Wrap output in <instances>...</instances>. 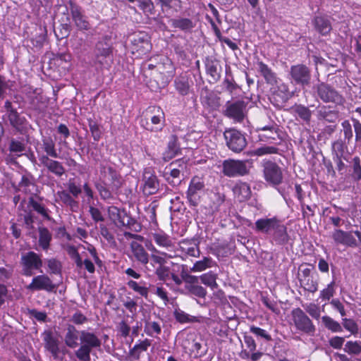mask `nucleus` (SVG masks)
I'll return each instance as SVG.
<instances>
[{
  "label": "nucleus",
  "instance_id": "obj_35",
  "mask_svg": "<svg viewBox=\"0 0 361 361\" xmlns=\"http://www.w3.org/2000/svg\"><path fill=\"white\" fill-rule=\"evenodd\" d=\"M7 116L10 125L17 131L22 133L26 129L27 121L25 117L21 116L17 110L11 111Z\"/></svg>",
  "mask_w": 361,
  "mask_h": 361
},
{
  "label": "nucleus",
  "instance_id": "obj_25",
  "mask_svg": "<svg viewBox=\"0 0 361 361\" xmlns=\"http://www.w3.org/2000/svg\"><path fill=\"white\" fill-rule=\"evenodd\" d=\"M193 82L186 73H182L176 77L173 86L176 91L181 96L190 94Z\"/></svg>",
  "mask_w": 361,
  "mask_h": 361
},
{
  "label": "nucleus",
  "instance_id": "obj_47",
  "mask_svg": "<svg viewBox=\"0 0 361 361\" xmlns=\"http://www.w3.org/2000/svg\"><path fill=\"white\" fill-rule=\"evenodd\" d=\"M216 264L215 262L210 257H204L202 259L197 261L190 268L192 272H201Z\"/></svg>",
  "mask_w": 361,
  "mask_h": 361
},
{
  "label": "nucleus",
  "instance_id": "obj_36",
  "mask_svg": "<svg viewBox=\"0 0 361 361\" xmlns=\"http://www.w3.org/2000/svg\"><path fill=\"white\" fill-rule=\"evenodd\" d=\"M130 248L135 259L143 265L149 262V255L144 247L137 242L133 241L130 243Z\"/></svg>",
  "mask_w": 361,
  "mask_h": 361
},
{
  "label": "nucleus",
  "instance_id": "obj_63",
  "mask_svg": "<svg viewBox=\"0 0 361 361\" xmlns=\"http://www.w3.org/2000/svg\"><path fill=\"white\" fill-rule=\"evenodd\" d=\"M300 281L301 286L305 290L312 293L316 291V282L310 276H302Z\"/></svg>",
  "mask_w": 361,
  "mask_h": 361
},
{
  "label": "nucleus",
  "instance_id": "obj_53",
  "mask_svg": "<svg viewBox=\"0 0 361 361\" xmlns=\"http://www.w3.org/2000/svg\"><path fill=\"white\" fill-rule=\"evenodd\" d=\"M137 6L146 16L155 14L154 4L152 0H137Z\"/></svg>",
  "mask_w": 361,
  "mask_h": 361
},
{
  "label": "nucleus",
  "instance_id": "obj_61",
  "mask_svg": "<svg viewBox=\"0 0 361 361\" xmlns=\"http://www.w3.org/2000/svg\"><path fill=\"white\" fill-rule=\"evenodd\" d=\"M87 122L90 130L91 132L94 140L99 141L102 135V132L100 130L99 124L97 123V121H94L91 118L87 119Z\"/></svg>",
  "mask_w": 361,
  "mask_h": 361
},
{
  "label": "nucleus",
  "instance_id": "obj_19",
  "mask_svg": "<svg viewBox=\"0 0 361 361\" xmlns=\"http://www.w3.org/2000/svg\"><path fill=\"white\" fill-rule=\"evenodd\" d=\"M204 186V183L201 178L197 176L192 178L186 191V197L190 207H196L200 204V193Z\"/></svg>",
  "mask_w": 361,
  "mask_h": 361
},
{
  "label": "nucleus",
  "instance_id": "obj_3",
  "mask_svg": "<svg viewBox=\"0 0 361 361\" xmlns=\"http://www.w3.org/2000/svg\"><path fill=\"white\" fill-rule=\"evenodd\" d=\"M140 126L150 133H159L166 126V116L163 109L158 105H150L142 113Z\"/></svg>",
  "mask_w": 361,
  "mask_h": 361
},
{
  "label": "nucleus",
  "instance_id": "obj_33",
  "mask_svg": "<svg viewBox=\"0 0 361 361\" xmlns=\"http://www.w3.org/2000/svg\"><path fill=\"white\" fill-rule=\"evenodd\" d=\"M172 47L178 61H184L188 60V44L185 39L183 37L176 38L172 44Z\"/></svg>",
  "mask_w": 361,
  "mask_h": 361
},
{
  "label": "nucleus",
  "instance_id": "obj_27",
  "mask_svg": "<svg viewBox=\"0 0 361 361\" xmlns=\"http://www.w3.org/2000/svg\"><path fill=\"white\" fill-rule=\"evenodd\" d=\"M291 97V93L287 85L281 83L271 95V102L274 106H281Z\"/></svg>",
  "mask_w": 361,
  "mask_h": 361
},
{
  "label": "nucleus",
  "instance_id": "obj_34",
  "mask_svg": "<svg viewBox=\"0 0 361 361\" xmlns=\"http://www.w3.org/2000/svg\"><path fill=\"white\" fill-rule=\"evenodd\" d=\"M79 340L80 341V331L77 330L73 325H68L64 338L66 346L74 349L79 346Z\"/></svg>",
  "mask_w": 361,
  "mask_h": 361
},
{
  "label": "nucleus",
  "instance_id": "obj_44",
  "mask_svg": "<svg viewBox=\"0 0 361 361\" xmlns=\"http://www.w3.org/2000/svg\"><path fill=\"white\" fill-rule=\"evenodd\" d=\"M349 157H343V159L350 163V166L353 169L351 173L352 178L358 182L361 180V159L359 157H354L351 161H349Z\"/></svg>",
  "mask_w": 361,
  "mask_h": 361
},
{
  "label": "nucleus",
  "instance_id": "obj_32",
  "mask_svg": "<svg viewBox=\"0 0 361 361\" xmlns=\"http://www.w3.org/2000/svg\"><path fill=\"white\" fill-rule=\"evenodd\" d=\"M257 69L260 74L263 76L265 82L270 85H278V78L271 68L268 66L262 61L258 60L257 61Z\"/></svg>",
  "mask_w": 361,
  "mask_h": 361
},
{
  "label": "nucleus",
  "instance_id": "obj_11",
  "mask_svg": "<svg viewBox=\"0 0 361 361\" xmlns=\"http://www.w3.org/2000/svg\"><path fill=\"white\" fill-rule=\"evenodd\" d=\"M94 63L100 69L109 68L113 62V49L105 42H98L96 44Z\"/></svg>",
  "mask_w": 361,
  "mask_h": 361
},
{
  "label": "nucleus",
  "instance_id": "obj_49",
  "mask_svg": "<svg viewBox=\"0 0 361 361\" xmlns=\"http://www.w3.org/2000/svg\"><path fill=\"white\" fill-rule=\"evenodd\" d=\"M331 30L332 27L329 16H317V32L322 35H326Z\"/></svg>",
  "mask_w": 361,
  "mask_h": 361
},
{
  "label": "nucleus",
  "instance_id": "obj_58",
  "mask_svg": "<svg viewBox=\"0 0 361 361\" xmlns=\"http://www.w3.org/2000/svg\"><path fill=\"white\" fill-rule=\"evenodd\" d=\"M8 150L11 153H14L19 157L25 150V144L13 138L9 143Z\"/></svg>",
  "mask_w": 361,
  "mask_h": 361
},
{
  "label": "nucleus",
  "instance_id": "obj_55",
  "mask_svg": "<svg viewBox=\"0 0 361 361\" xmlns=\"http://www.w3.org/2000/svg\"><path fill=\"white\" fill-rule=\"evenodd\" d=\"M207 348L203 346L200 342L193 341L191 348L190 349V355L192 358H199L204 356L207 352Z\"/></svg>",
  "mask_w": 361,
  "mask_h": 361
},
{
  "label": "nucleus",
  "instance_id": "obj_22",
  "mask_svg": "<svg viewBox=\"0 0 361 361\" xmlns=\"http://www.w3.org/2000/svg\"><path fill=\"white\" fill-rule=\"evenodd\" d=\"M56 287V285L47 275L40 274L32 278L31 283L26 286V289L31 291L45 290L52 292Z\"/></svg>",
  "mask_w": 361,
  "mask_h": 361
},
{
  "label": "nucleus",
  "instance_id": "obj_5",
  "mask_svg": "<svg viewBox=\"0 0 361 361\" xmlns=\"http://www.w3.org/2000/svg\"><path fill=\"white\" fill-rule=\"evenodd\" d=\"M80 346L75 352L76 357L80 361H90L92 349H99L102 346V340L98 336L87 330L80 331Z\"/></svg>",
  "mask_w": 361,
  "mask_h": 361
},
{
  "label": "nucleus",
  "instance_id": "obj_21",
  "mask_svg": "<svg viewBox=\"0 0 361 361\" xmlns=\"http://www.w3.org/2000/svg\"><path fill=\"white\" fill-rule=\"evenodd\" d=\"M23 92L32 109L40 110L45 105V98L41 89L34 88L32 86L26 85L23 88Z\"/></svg>",
  "mask_w": 361,
  "mask_h": 361
},
{
  "label": "nucleus",
  "instance_id": "obj_57",
  "mask_svg": "<svg viewBox=\"0 0 361 361\" xmlns=\"http://www.w3.org/2000/svg\"><path fill=\"white\" fill-rule=\"evenodd\" d=\"M279 148L274 146H262L255 149L252 152V155L257 157H262L267 154H274L279 153Z\"/></svg>",
  "mask_w": 361,
  "mask_h": 361
},
{
  "label": "nucleus",
  "instance_id": "obj_40",
  "mask_svg": "<svg viewBox=\"0 0 361 361\" xmlns=\"http://www.w3.org/2000/svg\"><path fill=\"white\" fill-rule=\"evenodd\" d=\"M42 148L45 153L42 156H48V157L54 159L59 157L55 142L51 137H45L42 139Z\"/></svg>",
  "mask_w": 361,
  "mask_h": 361
},
{
  "label": "nucleus",
  "instance_id": "obj_17",
  "mask_svg": "<svg viewBox=\"0 0 361 361\" xmlns=\"http://www.w3.org/2000/svg\"><path fill=\"white\" fill-rule=\"evenodd\" d=\"M263 176L267 183L272 186H278L282 183L283 176L282 169L279 165L271 160L262 163Z\"/></svg>",
  "mask_w": 361,
  "mask_h": 361
},
{
  "label": "nucleus",
  "instance_id": "obj_60",
  "mask_svg": "<svg viewBox=\"0 0 361 361\" xmlns=\"http://www.w3.org/2000/svg\"><path fill=\"white\" fill-rule=\"evenodd\" d=\"M343 350L352 355H357L361 353V342L360 341H347L345 344Z\"/></svg>",
  "mask_w": 361,
  "mask_h": 361
},
{
  "label": "nucleus",
  "instance_id": "obj_20",
  "mask_svg": "<svg viewBox=\"0 0 361 361\" xmlns=\"http://www.w3.org/2000/svg\"><path fill=\"white\" fill-rule=\"evenodd\" d=\"M142 192L146 196L156 194L159 188V182L154 171L151 167L144 169Z\"/></svg>",
  "mask_w": 361,
  "mask_h": 361
},
{
  "label": "nucleus",
  "instance_id": "obj_16",
  "mask_svg": "<svg viewBox=\"0 0 361 361\" xmlns=\"http://www.w3.org/2000/svg\"><path fill=\"white\" fill-rule=\"evenodd\" d=\"M67 11L70 13L74 25L80 31H88L91 28L88 17L82 8L73 1H69Z\"/></svg>",
  "mask_w": 361,
  "mask_h": 361
},
{
  "label": "nucleus",
  "instance_id": "obj_30",
  "mask_svg": "<svg viewBox=\"0 0 361 361\" xmlns=\"http://www.w3.org/2000/svg\"><path fill=\"white\" fill-rule=\"evenodd\" d=\"M232 190L235 197L240 202L249 200L252 195V191L250 185L240 180L238 181L234 185Z\"/></svg>",
  "mask_w": 361,
  "mask_h": 361
},
{
  "label": "nucleus",
  "instance_id": "obj_42",
  "mask_svg": "<svg viewBox=\"0 0 361 361\" xmlns=\"http://www.w3.org/2000/svg\"><path fill=\"white\" fill-rule=\"evenodd\" d=\"M151 345V341L145 338L142 341H139L132 348L129 350V355L135 360H139L142 353L147 350L148 348Z\"/></svg>",
  "mask_w": 361,
  "mask_h": 361
},
{
  "label": "nucleus",
  "instance_id": "obj_46",
  "mask_svg": "<svg viewBox=\"0 0 361 361\" xmlns=\"http://www.w3.org/2000/svg\"><path fill=\"white\" fill-rule=\"evenodd\" d=\"M51 239V233L47 228H39V245L44 250L49 249Z\"/></svg>",
  "mask_w": 361,
  "mask_h": 361
},
{
  "label": "nucleus",
  "instance_id": "obj_23",
  "mask_svg": "<svg viewBox=\"0 0 361 361\" xmlns=\"http://www.w3.org/2000/svg\"><path fill=\"white\" fill-rule=\"evenodd\" d=\"M290 74L297 84L307 85L310 80V71L303 64H298L290 67Z\"/></svg>",
  "mask_w": 361,
  "mask_h": 361
},
{
  "label": "nucleus",
  "instance_id": "obj_28",
  "mask_svg": "<svg viewBox=\"0 0 361 361\" xmlns=\"http://www.w3.org/2000/svg\"><path fill=\"white\" fill-rule=\"evenodd\" d=\"M317 94L325 102L340 104L343 100L342 97L335 90L324 85H322L317 87Z\"/></svg>",
  "mask_w": 361,
  "mask_h": 361
},
{
  "label": "nucleus",
  "instance_id": "obj_1",
  "mask_svg": "<svg viewBox=\"0 0 361 361\" xmlns=\"http://www.w3.org/2000/svg\"><path fill=\"white\" fill-rule=\"evenodd\" d=\"M99 180L94 184L102 200L108 201L114 199V193H118L123 185L120 173L107 164H99Z\"/></svg>",
  "mask_w": 361,
  "mask_h": 361
},
{
  "label": "nucleus",
  "instance_id": "obj_24",
  "mask_svg": "<svg viewBox=\"0 0 361 361\" xmlns=\"http://www.w3.org/2000/svg\"><path fill=\"white\" fill-rule=\"evenodd\" d=\"M40 164L47 171L57 177H61L66 173V169L63 164L57 160L51 159L48 156H40L39 157Z\"/></svg>",
  "mask_w": 361,
  "mask_h": 361
},
{
  "label": "nucleus",
  "instance_id": "obj_18",
  "mask_svg": "<svg viewBox=\"0 0 361 361\" xmlns=\"http://www.w3.org/2000/svg\"><path fill=\"white\" fill-rule=\"evenodd\" d=\"M338 118V114L336 111H329L326 112L324 111L322 112L319 111V115L317 121V126L321 133L317 135V141L327 139L331 133L334 131L336 126L331 124L325 126V121L330 123H334Z\"/></svg>",
  "mask_w": 361,
  "mask_h": 361
},
{
  "label": "nucleus",
  "instance_id": "obj_2",
  "mask_svg": "<svg viewBox=\"0 0 361 361\" xmlns=\"http://www.w3.org/2000/svg\"><path fill=\"white\" fill-rule=\"evenodd\" d=\"M256 233L265 235L272 244L284 245L289 240L287 226L277 216L261 218L255 223Z\"/></svg>",
  "mask_w": 361,
  "mask_h": 361
},
{
  "label": "nucleus",
  "instance_id": "obj_41",
  "mask_svg": "<svg viewBox=\"0 0 361 361\" xmlns=\"http://www.w3.org/2000/svg\"><path fill=\"white\" fill-rule=\"evenodd\" d=\"M180 247L181 251L188 256L200 257V250L199 245L194 240H183L180 243Z\"/></svg>",
  "mask_w": 361,
  "mask_h": 361
},
{
  "label": "nucleus",
  "instance_id": "obj_6",
  "mask_svg": "<svg viewBox=\"0 0 361 361\" xmlns=\"http://www.w3.org/2000/svg\"><path fill=\"white\" fill-rule=\"evenodd\" d=\"M129 49L135 58H142L152 49L150 37L145 32H134L130 36Z\"/></svg>",
  "mask_w": 361,
  "mask_h": 361
},
{
  "label": "nucleus",
  "instance_id": "obj_56",
  "mask_svg": "<svg viewBox=\"0 0 361 361\" xmlns=\"http://www.w3.org/2000/svg\"><path fill=\"white\" fill-rule=\"evenodd\" d=\"M145 332L149 336L154 334L159 335L161 333V327L159 322L147 321L145 325Z\"/></svg>",
  "mask_w": 361,
  "mask_h": 361
},
{
  "label": "nucleus",
  "instance_id": "obj_59",
  "mask_svg": "<svg viewBox=\"0 0 361 361\" xmlns=\"http://www.w3.org/2000/svg\"><path fill=\"white\" fill-rule=\"evenodd\" d=\"M293 111L305 122H309L311 118V112L309 109L302 105H298L293 107Z\"/></svg>",
  "mask_w": 361,
  "mask_h": 361
},
{
  "label": "nucleus",
  "instance_id": "obj_12",
  "mask_svg": "<svg viewBox=\"0 0 361 361\" xmlns=\"http://www.w3.org/2000/svg\"><path fill=\"white\" fill-rule=\"evenodd\" d=\"M42 338L45 350L48 351L54 359H59L61 353L63 355H66L67 351L66 348H60L61 341L51 329L44 330L42 333Z\"/></svg>",
  "mask_w": 361,
  "mask_h": 361
},
{
  "label": "nucleus",
  "instance_id": "obj_10",
  "mask_svg": "<svg viewBox=\"0 0 361 361\" xmlns=\"http://www.w3.org/2000/svg\"><path fill=\"white\" fill-rule=\"evenodd\" d=\"M224 138L227 147L235 153L241 152L247 146V140L240 130L231 128L224 132Z\"/></svg>",
  "mask_w": 361,
  "mask_h": 361
},
{
  "label": "nucleus",
  "instance_id": "obj_14",
  "mask_svg": "<svg viewBox=\"0 0 361 361\" xmlns=\"http://www.w3.org/2000/svg\"><path fill=\"white\" fill-rule=\"evenodd\" d=\"M247 161L228 159L222 163V173L229 178L244 176L250 173Z\"/></svg>",
  "mask_w": 361,
  "mask_h": 361
},
{
  "label": "nucleus",
  "instance_id": "obj_43",
  "mask_svg": "<svg viewBox=\"0 0 361 361\" xmlns=\"http://www.w3.org/2000/svg\"><path fill=\"white\" fill-rule=\"evenodd\" d=\"M222 85L226 91L230 94H233V93L239 88L238 85L233 78L230 66L226 67V77L223 80Z\"/></svg>",
  "mask_w": 361,
  "mask_h": 361
},
{
  "label": "nucleus",
  "instance_id": "obj_54",
  "mask_svg": "<svg viewBox=\"0 0 361 361\" xmlns=\"http://www.w3.org/2000/svg\"><path fill=\"white\" fill-rule=\"evenodd\" d=\"M173 316L176 320L180 324L192 323L197 322V319L195 316H190L184 311L178 309L175 310Z\"/></svg>",
  "mask_w": 361,
  "mask_h": 361
},
{
  "label": "nucleus",
  "instance_id": "obj_51",
  "mask_svg": "<svg viewBox=\"0 0 361 361\" xmlns=\"http://www.w3.org/2000/svg\"><path fill=\"white\" fill-rule=\"evenodd\" d=\"M28 205L45 219L51 220V218L49 214V210L47 209L43 204L36 201L33 197L29 198Z\"/></svg>",
  "mask_w": 361,
  "mask_h": 361
},
{
  "label": "nucleus",
  "instance_id": "obj_64",
  "mask_svg": "<svg viewBox=\"0 0 361 361\" xmlns=\"http://www.w3.org/2000/svg\"><path fill=\"white\" fill-rule=\"evenodd\" d=\"M343 326L352 334L355 335L358 333V325L353 319L343 318Z\"/></svg>",
  "mask_w": 361,
  "mask_h": 361
},
{
  "label": "nucleus",
  "instance_id": "obj_37",
  "mask_svg": "<svg viewBox=\"0 0 361 361\" xmlns=\"http://www.w3.org/2000/svg\"><path fill=\"white\" fill-rule=\"evenodd\" d=\"M152 239L158 246L164 247L168 250H171L174 246L171 236L162 231L152 233Z\"/></svg>",
  "mask_w": 361,
  "mask_h": 361
},
{
  "label": "nucleus",
  "instance_id": "obj_4",
  "mask_svg": "<svg viewBox=\"0 0 361 361\" xmlns=\"http://www.w3.org/2000/svg\"><path fill=\"white\" fill-rule=\"evenodd\" d=\"M176 74L173 61L166 56L161 57L157 61V71L149 73V77L156 83L155 89L166 87Z\"/></svg>",
  "mask_w": 361,
  "mask_h": 361
},
{
  "label": "nucleus",
  "instance_id": "obj_29",
  "mask_svg": "<svg viewBox=\"0 0 361 361\" xmlns=\"http://www.w3.org/2000/svg\"><path fill=\"white\" fill-rule=\"evenodd\" d=\"M332 237L336 243L351 247H356L358 246L357 240L353 237L351 232L337 229L334 232Z\"/></svg>",
  "mask_w": 361,
  "mask_h": 361
},
{
  "label": "nucleus",
  "instance_id": "obj_50",
  "mask_svg": "<svg viewBox=\"0 0 361 361\" xmlns=\"http://www.w3.org/2000/svg\"><path fill=\"white\" fill-rule=\"evenodd\" d=\"M128 287L135 292L140 294L141 296L147 298L149 294V289L145 286L144 281L137 282L133 280H129L126 283Z\"/></svg>",
  "mask_w": 361,
  "mask_h": 361
},
{
  "label": "nucleus",
  "instance_id": "obj_7",
  "mask_svg": "<svg viewBox=\"0 0 361 361\" xmlns=\"http://www.w3.org/2000/svg\"><path fill=\"white\" fill-rule=\"evenodd\" d=\"M20 265L22 275L30 277L34 275L35 271L42 272L43 261L40 255L28 251L21 255Z\"/></svg>",
  "mask_w": 361,
  "mask_h": 361
},
{
  "label": "nucleus",
  "instance_id": "obj_39",
  "mask_svg": "<svg viewBox=\"0 0 361 361\" xmlns=\"http://www.w3.org/2000/svg\"><path fill=\"white\" fill-rule=\"evenodd\" d=\"M59 201L66 207H68L72 212H77L79 208V202L66 190H60L56 192Z\"/></svg>",
  "mask_w": 361,
  "mask_h": 361
},
{
  "label": "nucleus",
  "instance_id": "obj_8",
  "mask_svg": "<svg viewBox=\"0 0 361 361\" xmlns=\"http://www.w3.org/2000/svg\"><path fill=\"white\" fill-rule=\"evenodd\" d=\"M186 167V161L183 159H176L164 168L162 176L169 185L172 186L178 185L182 181L180 174L184 172Z\"/></svg>",
  "mask_w": 361,
  "mask_h": 361
},
{
  "label": "nucleus",
  "instance_id": "obj_62",
  "mask_svg": "<svg viewBox=\"0 0 361 361\" xmlns=\"http://www.w3.org/2000/svg\"><path fill=\"white\" fill-rule=\"evenodd\" d=\"M47 267L51 274H61L62 270V264L61 262L56 258H51L47 260Z\"/></svg>",
  "mask_w": 361,
  "mask_h": 361
},
{
  "label": "nucleus",
  "instance_id": "obj_9",
  "mask_svg": "<svg viewBox=\"0 0 361 361\" xmlns=\"http://www.w3.org/2000/svg\"><path fill=\"white\" fill-rule=\"evenodd\" d=\"M290 325L302 333L311 334L314 333L315 328L313 322L300 307L294 308L290 312Z\"/></svg>",
  "mask_w": 361,
  "mask_h": 361
},
{
  "label": "nucleus",
  "instance_id": "obj_38",
  "mask_svg": "<svg viewBox=\"0 0 361 361\" xmlns=\"http://www.w3.org/2000/svg\"><path fill=\"white\" fill-rule=\"evenodd\" d=\"M224 202V197H221L219 193L214 194L211 197L208 205L204 207L206 209L205 214L209 216L214 215L220 210V207Z\"/></svg>",
  "mask_w": 361,
  "mask_h": 361
},
{
  "label": "nucleus",
  "instance_id": "obj_48",
  "mask_svg": "<svg viewBox=\"0 0 361 361\" xmlns=\"http://www.w3.org/2000/svg\"><path fill=\"white\" fill-rule=\"evenodd\" d=\"M171 25L183 31L190 30L194 27L192 21L187 18H173L171 20Z\"/></svg>",
  "mask_w": 361,
  "mask_h": 361
},
{
  "label": "nucleus",
  "instance_id": "obj_31",
  "mask_svg": "<svg viewBox=\"0 0 361 361\" xmlns=\"http://www.w3.org/2000/svg\"><path fill=\"white\" fill-rule=\"evenodd\" d=\"M205 70L206 73L213 80V82H216L221 79L222 67L218 60L207 58Z\"/></svg>",
  "mask_w": 361,
  "mask_h": 361
},
{
  "label": "nucleus",
  "instance_id": "obj_13",
  "mask_svg": "<svg viewBox=\"0 0 361 361\" xmlns=\"http://www.w3.org/2000/svg\"><path fill=\"white\" fill-rule=\"evenodd\" d=\"M259 140L269 144H280L283 139V131L275 122L257 128Z\"/></svg>",
  "mask_w": 361,
  "mask_h": 361
},
{
  "label": "nucleus",
  "instance_id": "obj_52",
  "mask_svg": "<svg viewBox=\"0 0 361 361\" xmlns=\"http://www.w3.org/2000/svg\"><path fill=\"white\" fill-rule=\"evenodd\" d=\"M322 324L326 329L333 333H340L343 331V327L341 324L333 319L329 316L322 317Z\"/></svg>",
  "mask_w": 361,
  "mask_h": 361
},
{
  "label": "nucleus",
  "instance_id": "obj_15",
  "mask_svg": "<svg viewBox=\"0 0 361 361\" xmlns=\"http://www.w3.org/2000/svg\"><path fill=\"white\" fill-rule=\"evenodd\" d=\"M247 103L242 99L234 102H227L223 114L235 123H242L247 115Z\"/></svg>",
  "mask_w": 361,
  "mask_h": 361
},
{
  "label": "nucleus",
  "instance_id": "obj_45",
  "mask_svg": "<svg viewBox=\"0 0 361 361\" xmlns=\"http://www.w3.org/2000/svg\"><path fill=\"white\" fill-rule=\"evenodd\" d=\"M217 279L218 274L212 271H209L200 276L201 283L209 287L212 290L218 288L219 285L216 282Z\"/></svg>",
  "mask_w": 361,
  "mask_h": 361
},
{
  "label": "nucleus",
  "instance_id": "obj_26",
  "mask_svg": "<svg viewBox=\"0 0 361 361\" xmlns=\"http://www.w3.org/2000/svg\"><path fill=\"white\" fill-rule=\"evenodd\" d=\"M182 152L178 137L176 135H171L169 137L166 147L163 152L162 159L164 161H169Z\"/></svg>",
  "mask_w": 361,
  "mask_h": 361
}]
</instances>
